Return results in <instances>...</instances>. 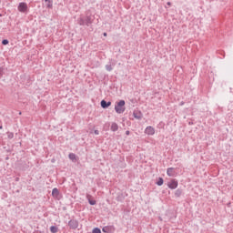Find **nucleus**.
I'll use <instances>...</instances> for the list:
<instances>
[{"mask_svg":"<svg viewBox=\"0 0 233 233\" xmlns=\"http://www.w3.org/2000/svg\"><path fill=\"white\" fill-rule=\"evenodd\" d=\"M95 19L96 18L94 15H92V14L86 13V15H81L77 18V25H79V26H90L94 23Z\"/></svg>","mask_w":233,"mask_h":233,"instance_id":"obj_1","label":"nucleus"},{"mask_svg":"<svg viewBox=\"0 0 233 233\" xmlns=\"http://www.w3.org/2000/svg\"><path fill=\"white\" fill-rule=\"evenodd\" d=\"M125 105H126L125 100H120L118 102H116L115 112H116V114H123L125 110H127V107L125 106Z\"/></svg>","mask_w":233,"mask_h":233,"instance_id":"obj_2","label":"nucleus"},{"mask_svg":"<svg viewBox=\"0 0 233 233\" xmlns=\"http://www.w3.org/2000/svg\"><path fill=\"white\" fill-rule=\"evenodd\" d=\"M17 10L22 14H25L28 11V5L25 2L19 3Z\"/></svg>","mask_w":233,"mask_h":233,"instance_id":"obj_3","label":"nucleus"},{"mask_svg":"<svg viewBox=\"0 0 233 233\" xmlns=\"http://www.w3.org/2000/svg\"><path fill=\"white\" fill-rule=\"evenodd\" d=\"M68 227L71 230H76L79 227V221L76 219H71L68 221Z\"/></svg>","mask_w":233,"mask_h":233,"instance_id":"obj_4","label":"nucleus"},{"mask_svg":"<svg viewBox=\"0 0 233 233\" xmlns=\"http://www.w3.org/2000/svg\"><path fill=\"white\" fill-rule=\"evenodd\" d=\"M145 134L147 136H154L156 134V129L152 126H148L145 129Z\"/></svg>","mask_w":233,"mask_h":233,"instance_id":"obj_5","label":"nucleus"},{"mask_svg":"<svg viewBox=\"0 0 233 233\" xmlns=\"http://www.w3.org/2000/svg\"><path fill=\"white\" fill-rule=\"evenodd\" d=\"M52 196L53 198H55V199H61V193L59 192V189H57V187L53 188Z\"/></svg>","mask_w":233,"mask_h":233,"instance_id":"obj_6","label":"nucleus"},{"mask_svg":"<svg viewBox=\"0 0 233 233\" xmlns=\"http://www.w3.org/2000/svg\"><path fill=\"white\" fill-rule=\"evenodd\" d=\"M178 183L177 180L172 179L168 184V188H171V190H176V187H177Z\"/></svg>","mask_w":233,"mask_h":233,"instance_id":"obj_7","label":"nucleus"},{"mask_svg":"<svg viewBox=\"0 0 233 233\" xmlns=\"http://www.w3.org/2000/svg\"><path fill=\"white\" fill-rule=\"evenodd\" d=\"M133 116L135 117V119H143V113H141V111L139 110H135L133 112Z\"/></svg>","mask_w":233,"mask_h":233,"instance_id":"obj_8","label":"nucleus"},{"mask_svg":"<svg viewBox=\"0 0 233 233\" xmlns=\"http://www.w3.org/2000/svg\"><path fill=\"white\" fill-rule=\"evenodd\" d=\"M111 105H112V102L110 101L107 102L106 100H101L100 102V106L105 109L108 108V106H110Z\"/></svg>","mask_w":233,"mask_h":233,"instance_id":"obj_9","label":"nucleus"},{"mask_svg":"<svg viewBox=\"0 0 233 233\" xmlns=\"http://www.w3.org/2000/svg\"><path fill=\"white\" fill-rule=\"evenodd\" d=\"M110 130H111L112 132H117V130H119V126L117 125V123L113 122V123L111 124Z\"/></svg>","mask_w":233,"mask_h":233,"instance_id":"obj_10","label":"nucleus"},{"mask_svg":"<svg viewBox=\"0 0 233 233\" xmlns=\"http://www.w3.org/2000/svg\"><path fill=\"white\" fill-rule=\"evenodd\" d=\"M113 228L112 226H105L103 228H102V231L105 232V233H112L113 232Z\"/></svg>","mask_w":233,"mask_h":233,"instance_id":"obj_11","label":"nucleus"},{"mask_svg":"<svg viewBox=\"0 0 233 233\" xmlns=\"http://www.w3.org/2000/svg\"><path fill=\"white\" fill-rule=\"evenodd\" d=\"M167 175L169 177H174V176H175L174 167H168V168L167 169Z\"/></svg>","mask_w":233,"mask_h":233,"instance_id":"obj_12","label":"nucleus"},{"mask_svg":"<svg viewBox=\"0 0 233 233\" xmlns=\"http://www.w3.org/2000/svg\"><path fill=\"white\" fill-rule=\"evenodd\" d=\"M86 199L88 200L89 205H96L97 202L95 199H92V196L91 195H86Z\"/></svg>","mask_w":233,"mask_h":233,"instance_id":"obj_13","label":"nucleus"},{"mask_svg":"<svg viewBox=\"0 0 233 233\" xmlns=\"http://www.w3.org/2000/svg\"><path fill=\"white\" fill-rule=\"evenodd\" d=\"M113 66H114V64L112 65L111 63H109V64L106 65V70L107 72H112V70H114Z\"/></svg>","mask_w":233,"mask_h":233,"instance_id":"obj_14","label":"nucleus"},{"mask_svg":"<svg viewBox=\"0 0 233 233\" xmlns=\"http://www.w3.org/2000/svg\"><path fill=\"white\" fill-rule=\"evenodd\" d=\"M50 232L58 233L59 232V228H57V226H51L50 227Z\"/></svg>","mask_w":233,"mask_h":233,"instance_id":"obj_15","label":"nucleus"},{"mask_svg":"<svg viewBox=\"0 0 233 233\" xmlns=\"http://www.w3.org/2000/svg\"><path fill=\"white\" fill-rule=\"evenodd\" d=\"M183 194V189H177L176 191H175V197L176 198H181V195Z\"/></svg>","mask_w":233,"mask_h":233,"instance_id":"obj_16","label":"nucleus"},{"mask_svg":"<svg viewBox=\"0 0 233 233\" xmlns=\"http://www.w3.org/2000/svg\"><path fill=\"white\" fill-rule=\"evenodd\" d=\"M163 183H165V180L163 179V177H158V180L157 181V185L158 187L163 186Z\"/></svg>","mask_w":233,"mask_h":233,"instance_id":"obj_17","label":"nucleus"},{"mask_svg":"<svg viewBox=\"0 0 233 233\" xmlns=\"http://www.w3.org/2000/svg\"><path fill=\"white\" fill-rule=\"evenodd\" d=\"M68 157H69V159H71V161H76V154L70 153L68 155Z\"/></svg>","mask_w":233,"mask_h":233,"instance_id":"obj_18","label":"nucleus"},{"mask_svg":"<svg viewBox=\"0 0 233 233\" xmlns=\"http://www.w3.org/2000/svg\"><path fill=\"white\" fill-rule=\"evenodd\" d=\"M7 137H8V139H14V133L13 132H7Z\"/></svg>","mask_w":233,"mask_h":233,"instance_id":"obj_19","label":"nucleus"},{"mask_svg":"<svg viewBox=\"0 0 233 233\" xmlns=\"http://www.w3.org/2000/svg\"><path fill=\"white\" fill-rule=\"evenodd\" d=\"M46 3H48L47 8H52V0H45Z\"/></svg>","mask_w":233,"mask_h":233,"instance_id":"obj_20","label":"nucleus"},{"mask_svg":"<svg viewBox=\"0 0 233 233\" xmlns=\"http://www.w3.org/2000/svg\"><path fill=\"white\" fill-rule=\"evenodd\" d=\"M92 233H101V228H95L92 231Z\"/></svg>","mask_w":233,"mask_h":233,"instance_id":"obj_21","label":"nucleus"},{"mask_svg":"<svg viewBox=\"0 0 233 233\" xmlns=\"http://www.w3.org/2000/svg\"><path fill=\"white\" fill-rule=\"evenodd\" d=\"M4 75H5V68L0 67V77H3Z\"/></svg>","mask_w":233,"mask_h":233,"instance_id":"obj_22","label":"nucleus"},{"mask_svg":"<svg viewBox=\"0 0 233 233\" xmlns=\"http://www.w3.org/2000/svg\"><path fill=\"white\" fill-rule=\"evenodd\" d=\"M8 43H9L8 39L2 40V45H4V46L8 45Z\"/></svg>","mask_w":233,"mask_h":233,"instance_id":"obj_23","label":"nucleus"},{"mask_svg":"<svg viewBox=\"0 0 233 233\" xmlns=\"http://www.w3.org/2000/svg\"><path fill=\"white\" fill-rule=\"evenodd\" d=\"M94 134H96V136H99V130L96 129V130L94 131Z\"/></svg>","mask_w":233,"mask_h":233,"instance_id":"obj_24","label":"nucleus"},{"mask_svg":"<svg viewBox=\"0 0 233 233\" xmlns=\"http://www.w3.org/2000/svg\"><path fill=\"white\" fill-rule=\"evenodd\" d=\"M126 136H130V131H126Z\"/></svg>","mask_w":233,"mask_h":233,"instance_id":"obj_25","label":"nucleus"},{"mask_svg":"<svg viewBox=\"0 0 233 233\" xmlns=\"http://www.w3.org/2000/svg\"><path fill=\"white\" fill-rule=\"evenodd\" d=\"M0 130H3V123H0Z\"/></svg>","mask_w":233,"mask_h":233,"instance_id":"obj_26","label":"nucleus"},{"mask_svg":"<svg viewBox=\"0 0 233 233\" xmlns=\"http://www.w3.org/2000/svg\"><path fill=\"white\" fill-rule=\"evenodd\" d=\"M167 5L168 6H170V5H172V3L167 2Z\"/></svg>","mask_w":233,"mask_h":233,"instance_id":"obj_27","label":"nucleus"},{"mask_svg":"<svg viewBox=\"0 0 233 233\" xmlns=\"http://www.w3.org/2000/svg\"><path fill=\"white\" fill-rule=\"evenodd\" d=\"M104 37H106L107 34L106 33H103Z\"/></svg>","mask_w":233,"mask_h":233,"instance_id":"obj_28","label":"nucleus"},{"mask_svg":"<svg viewBox=\"0 0 233 233\" xmlns=\"http://www.w3.org/2000/svg\"><path fill=\"white\" fill-rule=\"evenodd\" d=\"M15 181H19V177H16V178H15Z\"/></svg>","mask_w":233,"mask_h":233,"instance_id":"obj_29","label":"nucleus"},{"mask_svg":"<svg viewBox=\"0 0 233 233\" xmlns=\"http://www.w3.org/2000/svg\"><path fill=\"white\" fill-rule=\"evenodd\" d=\"M3 15H0V17L2 16Z\"/></svg>","mask_w":233,"mask_h":233,"instance_id":"obj_30","label":"nucleus"}]
</instances>
